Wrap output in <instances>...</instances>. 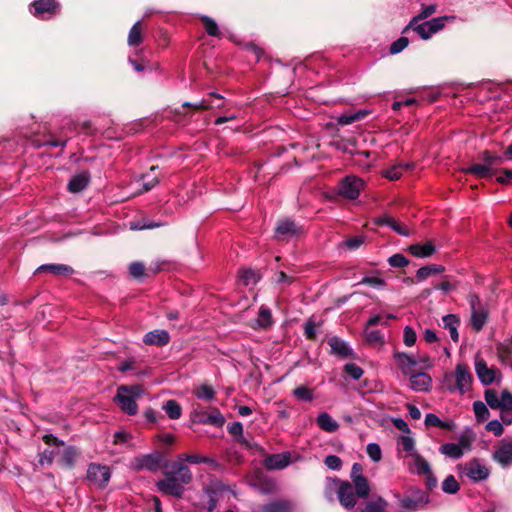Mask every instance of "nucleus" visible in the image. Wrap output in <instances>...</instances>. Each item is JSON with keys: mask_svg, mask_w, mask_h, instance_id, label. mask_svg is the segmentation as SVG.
Here are the masks:
<instances>
[{"mask_svg": "<svg viewBox=\"0 0 512 512\" xmlns=\"http://www.w3.org/2000/svg\"><path fill=\"white\" fill-rule=\"evenodd\" d=\"M203 424H211L215 426H222L224 424V417L219 410L214 409L210 414L199 420Z\"/></svg>", "mask_w": 512, "mask_h": 512, "instance_id": "obj_41", "label": "nucleus"}, {"mask_svg": "<svg viewBox=\"0 0 512 512\" xmlns=\"http://www.w3.org/2000/svg\"><path fill=\"white\" fill-rule=\"evenodd\" d=\"M460 485L453 475H448L442 482V490L448 494H455L459 491Z\"/></svg>", "mask_w": 512, "mask_h": 512, "instance_id": "obj_43", "label": "nucleus"}, {"mask_svg": "<svg viewBox=\"0 0 512 512\" xmlns=\"http://www.w3.org/2000/svg\"><path fill=\"white\" fill-rule=\"evenodd\" d=\"M491 458L503 469L512 466V437H505L500 440Z\"/></svg>", "mask_w": 512, "mask_h": 512, "instance_id": "obj_6", "label": "nucleus"}, {"mask_svg": "<svg viewBox=\"0 0 512 512\" xmlns=\"http://www.w3.org/2000/svg\"><path fill=\"white\" fill-rule=\"evenodd\" d=\"M393 357L404 375H410L413 373L414 367L418 365L416 357L405 352H395Z\"/></svg>", "mask_w": 512, "mask_h": 512, "instance_id": "obj_15", "label": "nucleus"}, {"mask_svg": "<svg viewBox=\"0 0 512 512\" xmlns=\"http://www.w3.org/2000/svg\"><path fill=\"white\" fill-rule=\"evenodd\" d=\"M145 267L142 262L136 261L129 265V272L134 278H140L144 275Z\"/></svg>", "mask_w": 512, "mask_h": 512, "instance_id": "obj_63", "label": "nucleus"}, {"mask_svg": "<svg viewBox=\"0 0 512 512\" xmlns=\"http://www.w3.org/2000/svg\"><path fill=\"white\" fill-rule=\"evenodd\" d=\"M408 469L413 474L425 475L430 473L431 466L422 455L415 453L408 463Z\"/></svg>", "mask_w": 512, "mask_h": 512, "instance_id": "obj_18", "label": "nucleus"}, {"mask_svg": "<svg viewBox=\"0 0 512 512\" xmlns=\"http://www.w3.org/2000/svg\"><path fill=\"white\" fill-rule=\"evenodd\" d=\"M78 456L79 451L73 446H68L63 450L61 461L66 467L72 468Z\"/></svg>", "mask_w": 512, "mask_h": 512, "instance_id": "obj_37", "label": "nucleus"}, {"mask_svg": "<svg viewBox=\"0 0 512 512\" xmlns=\"http://www.w3.org/2000/svg\"><path fill=\"white\" fill-rule=\"evenodd\" d=\"M183 107H192L194 109H197V110H207V109H212V108H221L222 107V103H219V104H213L210 100L208 99H202L198 102H195V103H191V102H184L183 103Z\"/></svg>", "mask_w": 512, "mask_h": 512, "instance_id": "obj_45", "label": "nucleus"}, {"mask_svg": "<svg viewBox=\"0 0 512 512\" xmlns=\"http://www.w3.org/2000/svg\"><path fill=\"white\" fill-rule=\"evenodd\" d=\"M291 462L290 452H283L269 455L265 459V465L268 469L281 470L286 468Z\"/></svg>", "mask_w": 512, "mask_h": 512, "instance_id": "obj_17", "label": "nucleus"}, {"mask_svg": "<svg viewBox=\"0 0 512 512\" xmlns=\"http://www.w3.org/2000/svg\"><path fill=\"white\" fill-rule=\"evenodd\" d=\"M480 159L481 163H474L464 168L463 172L480 178H490L496 173L497 167L504 161L503 156L493 154L488 150L481 153Z\"/></svg>", "mask_w": 512, "mask_h": 512, "instance_id": "obj_3", "label": "nucleus"}, {"mask_svg": "<svg viewBox=\"0 0 512 512\" xmlns=\"http://www.w3.org/2000/svg\"><path fill=\"white\" fill-rule=\"evenodd\" d=\"M388 263L394 268H404L408 266L409 260L401 253H396L388 258Z\"/></svg>", "mask_w": 512, "mask_h": 512, "instance_id": "obj_54", "label": "nucleus"}, {"mask_svg": "<svg viewBox=\"0 0 512 512\" xmlns=\"http://www.w3.org/2000/svg\"><path fill=\"white\" fill-rule=\"evenodd\" d=\"M162 462V456L159 453H151L139 456L134 460V468L137 470L157 471Z\"/></svg>", "mask_w": 512, "mask_h": 512, "instance_id": "obj_13", "label": "nucleus"}, {"mask_svg": "<svg viewBox=\"0 0 512 512\" xmlns=\"http://www.w3.org/2000/svg\"><path fill=\"white\" fill-rule=\"evenodd\" d=\"M344 371L354 380L360 379L364 373L363 369L355 363H347L344 366Z\"/></svg>", "mask_w": 512, "mask_h": 512, "instance_id": "obj_55", "label": "nucleus"}, {"mask_svg": "<svg viewBox=\"0 0 512 512\" xmlns=\"http://www.w3.org/2000/svg\"><path fill=\"white\" fill-rule=\"evenodd\" d=\"M408 44H409V39L405 36H402L390 45L389 51L393 55L398 54L401 51H403L408 46Z\"/></svg>", "mask_w": 512, "mask_h": 512, "instance_id": "obj_58", "label": "nucleus"}, {"mask_svg": "<svg viewBox=\"0 0 512 512\" xmlns=\"http://www.w3.org/2000/svg\"><path fill=\"white\" fill-rule=\"evenodd\" d=\"M351 480L359 498H367L370 493V486L367 478L363 475L361 464L354 463L351 470Z\"/></svg>", "mask_w": 512, "mask_h": 512, "instance_id": "obj_10", "label": "nucleus"}, {"mask_svg": "<svg viewBox=\"0 0 512 512\" xmlns=\"http://www.w3.org/2000/svg\"><path fill=\"white\" fill-rule=\"evenodd\" d=\"M142 26L141 20H138L130 29L128 34V45L138 46L142 43Z\"/></svg>", "mask_w": 512, "mask_h": 512, "instance_id": "obj_34", "label": "nucleus"}, {"mask_svg": "<svg viewBox=\"0 0 512 512\" xmlns=\"http://www.w3.org/2000/svg\"><path fill=\"white\" fill-rule=\"evenodd\" d=\"M292 395L299 401L311 402L314 399V392L311 388L300 385L292 391Z\"/></svg>", "mask_w": 512, "mask_h": 512, "instance_id": "obj_38", "label": "nucleus"}, {"mask_svg": "<svg viewBox=\"0 0 512 512\" xmlns=\"http://www.w3.org/2000/svg\"><path fill=\"white\" fill-rule=\"evenodd\" d=\"M417 340V334L410 326H406L403 332V341L407 347H412Z\"/></svg>", "mask_w": 512, "mask_h": 512, "instance_id": "obj_59", "label": "nucleus"}, {"mask_svg": "<svg viewBox=\"0 0 512 512\" xmlns=\"http://www.w3.org/2000/svg\"><path fill=\"white\" fill-rule=\"evenodd\" d=\"M487 311L483 309L471 311V325L472 328L479 332L483 329L487 321Z\"/></svg>", "mask_w": 512, "mask_h": 512, "instance_id": "obj_30", "label": "nucleus"}, {"mask_svg": "<svg viewBox=\"0 0 512 512\" xmlns=\"http://www.w3.org/2000/svg\"><path fill=\"white\" fill-rule=\"evenodd\" d=\"M143 389L140 385L120 386L115 396V401L128 415H135L138 411L136 398L140 397Z\"/></svg>", "mask_w": 512, "mask_h": 512, "instance_id": "obj_4", "label": "nucleus"}, {"mask_svg": "<svg viewBox=\"0 0 512 512\" xmlns=\"http://www.w3.org/2000/svg\"><path fill=\"white\" fill-rule=\"evenodd\" d=\"M473 376L465 364H457L453 372L445 373L442 380L443 387L450 393L464 395L471 390Z\"/></svg>", "mask_w": 512, "mask_h": 512, "instance_id": "obj_2", "label": "nucleus"}, {"mask_svg": "<svg viewBox=\"0 0 512 512\" xmlns=\"http://www.w3.org/2000/svg\"><path fill=\"white\" fill-rule=\"evenodd\" d=\"M195 396L201 400L212 401L215 398V391L211 386L203 384L195 390Z\"/></svg>", "mask_w": 512, "mask_h": 512, "instance_id": "obj_42", "label": "nucleus"}, {"mask_svg": "<svg viewBox=\"0 0 512 512\" xmlns=\"http://www.w3.org/2000/svg\"><path fill=\"white\" fill-rule=\"evenodd\" d=\"M486 403L492 408V409H499L500 405V397L496 390L494 389H487L484 394Z\"/></svg>", "mask_w": 512, "mask_h": 512, "instance_id": "obj_52", "label": "nucleus"}, {"mask_svg": "<svg viewBox=\"0 0 512 512\" xmlns=\"http://www.w3.org/2000/svg\"><path fill=\"white\" fill-rule=\"evenodd\" d=\"M111 477L110 469L106 465L92 463L87 469V479L94 485L103 488Z\"/></svg>", "mask_w": 512, "mask_h": 512, "instance_id": "obj_8", "label": "nucleus"}, {"mask_svg": "<svg viewBox=\"0 0 512 512\" xmlns=\"http://www.w3.org/2000/svg\"><path fill=\"white\" fill-rule=\"evenodd\" d=\"M364 241H365L364 236H355V237L345 240L342 243V246H344L350 250H355V249H358L364 243Z\"/></svg>", "mask_w": 512, "mask_h": 512, "instance_id": "obj_62", "label": "nucleus"}, {"mask_svg": "<svg viewBox=\"0 0 512 512\" xmlns=\"http://www.w3.org/2000/svg\"><path fill=\"white\" fill-rule=\"evenodd\" d=\"M409 29H413L424 40L429 39L433 35V32L431 31L428 21L421 24H418L417 22L414 24V26H410L409 24L408 26L405 27L403 32H406Z\"/></svg>", "mask_w": 512, "mask_h": 512, "instance_id": "obj_40", "label": "nucleus"}, {"mask_svg": "<svg viewBox=\"0 0 512 512\" xmlns=\"http://www.w3.org/2000/svg\"><path fill=\"white\" fill-rule=\"evenodd\" d=\"M29 11L41 20H48L60 12L59 2H32Z\"/></svg>", "mask_w": 512, "mask_h": 512, "instance_id": "obj_9", "label": "nucleus"}, {"mask_svg": "<svg viewBox=\"0 0 512 512\" xmlns=\"http://www.w3.org/2000/svg\"><path fill=\"white\" fill-rule=\"evenodd\" d=\"M468 443L461 439L460 443H445L440 446L439 452L446 457L452 459H460L463 456V447H467Z\"/></svg>", "mask_w": 512, "mask_h": 512, "instance_id": "obj_20", "label": "nucleus"}, {"mask_svg": "<svg viewBox=\"0 0 512 512\" xmlns=\"http://www.w3.org/2000/svg\"><path fill=\"white\" fill-rule=\"evenodd\" d=\"M383 175L390 180L400 179L402 176V163L385 170Z\"/></svg>", "mask_w": 512, "mask_h": 512, "instance_id": "obj_61", "label": "nucleus"}, {"mask_svg": "<svg viewBox=\"0 0 512 512\" xmlns=\"http://www.w3.org/2000/svg\"><path fill=\"white\" fill-rule=\"evenodd\" d=\"M155 169V167H151V173L146 174L142 177V185L145 191L152 189L158 183V177L154 173Z\"/></svg>", "mask_w": 512, "mask_h": 512, "instance_id": "obj_53", "label": "nucleus"}, {"mask_svg": "<svg viewBox=\"0 0 512 512\" xmlns=\"http://www.w3.org/2000/svg\"><path fill=\"white\" fill-rule=\"evenodd\" d=\"M239 279L244 285L248 286L257 283L258 275L251 269H242L239 271Z\"/></svg>", "mask_w": 512, "mask_h": 512, "instance_id": "obj_48", "label": "nucleus"}, {"mask_svg": "<svg viewBox=\"0 0 512 512\" xmlns=\"http://www.w3.org/2000/svg\"><path fill=\"white\" fill-rule=\"evenodd\" d=\"M199 18L203 24L205 32L209 36L221 38L224 35V33L220 30L218 24L216 23V21L213 18H211L207 15H200Z\"/></svg>", "mask_w": 512, "mask_h": 512, "instance_id": "obj_28", "label": "nucleus"}, {"mask_svg": "<svg viewBox=\"0 0 512 512\" xmlns=\"http://www.w3.org/2000/svg\"><path fill=\"white\" fill-rule=\"evenodd\" d=\"M453 19H454L453 16H441V17H437V18H433V19L429 20L428 23L431 28V31L433 32V34H435L436 32H438L445 26V23L447 21H451Z\"/></svg>", "mask_w": 512, "mask_h": 512, "instance_id": "obj_51", "label": "nucleus"}, {"mask_svg": "<svg viewBox=\"0 0 512 512\" xmlns=\"http://www.w3.org/2000/svg\"><path fill=\"white\" fill-rule=\"evenodd\" d=\"M473 410L478 421H485L490 416L487 406L481 401H475L473 403Z\"/></svg>", "mask_w": 512, "mask_h": 512, "instance_id": "obj_49", "label": "nucleus"}, {"mask_svg": "<svg viewBox=\"0 0 512 512\" xmlns=\"http://www.w3.org/2000/svg\"><path fill=\"white\" fill-rule=\"evenodd\" d=\"M90 181L88 172H81L71 178L68 183V190L72 193H78L84 190Z\"/></svg>", "mask_w": 512, "mask_h": 512, "instance_id": "obj_22", "label": "nucleus"}, {"mask_svg": "<svg viewBox=\"0 0 512 512\" xmlns=\"http://www.w3.org/2000/svg\"><path fill=\"white\" fill-rule=\"evenodd\" d=\"M340 504L348 509H353L357 504V493L354 492L353 484L348 481H339L337 490Z\"/></svg>", "mask_w": 512, "mask_h": 512, "instance_id": "obj_11", "label": "nucleus"}, {"mask_svg": "<svg viewBox=\"0 0 512 512\" xmlns=\"http://www.w3.org/2000/svg\"><path fill=\"white\" fill-rule=\"evenodd\" d=\"M366 340L371 345H382L384 344V335L380 330H369L365 332Z\"/></svg>", "mask_w": 512, "mask_h": 512, "instance_id": "obj_47", "label": "nucleus"}, {"mask_svg": "<svg viewBox=\"0 0 512 512\" xmlns=\"http://www.w3.org/2000/svg\"><path fill=\"white\" fill-rule=\"evenodd\" d=\"M368 113L369 112L367 110H358L353 113H345L337 118V122L339 125H349L365 118Z\"/></svg>", "mask_w": 512, "mask_h": 512, "instance_id": "obj_31", "label": "nucleus"}, {"mask_svg": "<svg viewBox=\"0 0 512 512\" xmlns=\"http://www.w3.org/2000/svg\"><path fill=\"white\" fill-rule=\"evenodd\" d=\"M410 387L417 392H427L432 387V378L425 372L411 373Z\"/></svg>", "mask_w": 512, "mask_h": 512, "instance_id": "obj_16", "label": "nucleus"}, {"mask_svg": "<svg viewBox=\"0 0 512 512\" xmlns=\"http://www.w3.org/2000/svg\"><path fill=\"white\" fill-rule=\"evenodd\" d=\"M465 474L472 482H481L490 476V469L479 459H473L465 465Z\"/></svg>", "mask_w": 512, "mask_h": 512, "instance_id": "obj_12", "label": "nucleus"}, {"mask_svg": "<svg viewBox=\"0 0 512 512\" xmlns=\"http://www.w3.org/2000/svg\"><path fill=\"white\" fill-rule=\"evenodd\" d=\"M324 462L332 470H339L342 466V460L337 455H328Z\"/></svg>", "mask_w": 512, "mask_h": 512, "instance_id": "obj_64", "label": "nucleus"}, {"mask_svg": "<svg viewBox=\"0 0 512 512\" xmlns=\"http://www.w3.org/2000/svg\"><path fill=\"white\" fill-rule=\"evenodd\" d=\"M301 232L300 227L290 219L280 220L275 228V237L278 240H290Z\"/></svg>", "mask_w": 512, "mask_h": 512, "instance_id": "obj_14", "label": "nucleus"}, {"mask_svg": "<svg viewBox=\"0 0 512 512\" xmlns=\"http://www.w3.org/2000/svg\"><path fill=\"white\" fill-rule=\"evenodd\" d=\"M399 444L402 450L408 453L410 458L413 454L418 453L415 449V440L409 435L402 436L399 440Z\"/></svg>", "mask_w": 512, "mask_h": 512, "instance_id": "obj_46", "label": "nucleus"}, {"mask_svg": "<svg viewBox=\"0 0 512 512\" xmlns=\"http://www.w3.org/2000/svg\"><path fill=\"white\" fill-rule=\"evenodd\" d=\"M255 321H256L257 327L262 328V329L269 328L273 323L271 310L267 307L262 306L259 309V312H258V315H257V318Z\"/></svg>", "mask_w": 512, "mask_h": 512, "instance_id": "obj_32", "label": "nucleus"}, {"mask_svg": "<svg viewBox=\"0 0 512 512\" xmlns=\"http://www.w3.org/2000/svg\"><path fill=\"white\" fill-rule=\"evenodd\" d=\"M129 225H130L131 230L138 231V230H143V229L158 228V227L162 226L163 224L160 222H153L150 220L143 219V220L130 222Z\"/></svg>", "mask_w": 512, "mask_h": 512, "instance_id": "obj_44", "label": "nucleus"}, {"mask_svg": "<svg viewBox=\"0 0 512 512\" xmlns=\"http://www.w3.org/2000/svg\"><path fill=\"white\" fill-rule=\"evenodd\" d=\"M409 252L418 258H428L436 252L435 245L429 241L425 244H412L408 247Z\"/></svg>", "mask_w": 512, "mask_h": 512, "instance_id": "obj_21", "label": "nucleus"}, {"mask_svg": "<svg viewBox=\"0 0 512 512\" xmlns=\"http://www.w3.org/2000/svg\"><path fill=\"white\" fill-rule=\"evenodd\" d=\"M366 452L373 462H379L382 458L381 447L377 443H369Z\"/></svg>", "mask_w": 512, "mask_h": 512, "instance_id": "obj_56", "label": "nucleus"}, {"mask_svg": "<svg viewBox=\"0 0 512 512\" xmlns=\"http://www.w3.org/2000/svg\"><path fill=\"white\" fill-rule=\"evenodd\" d=\"M364 187L365 182L363 179L354 175H348L340 181L338 194L344 198L355 200L359 197Z\"/></svg>", "mask_w": 512, "mask_h": 512, "instance_id": "obj_5", "label": "nucleus"}, {"mask_svg": "<svg viewBox=\"0 0 512 512\" xmlns=\"http://www.w3.org/2000/svg\"><path fill=\"white\" fill-rule=\"evenodd\" d=\"M388 502L383 497H377L375 500L366 503L361 512H385Z\"/></svg>", "mask_w": 512, "mask_h": 512, "instance_id": "obj_36", "label": "nucleus"}, {"mask_svg": "<svg viewBox=\"0 0 512 512\" xmlns=\"http://www.w3.org/2000/svg\"><path fill=\"white\" fill-rule=\"evenodd\" d=\"M316 423L320 429L329 433H333L339 428L338 422L327 412L319 413L316 418Z\"/></svg>", "mask_w": 512, "mask_h": 512, "instance_id": "obj_23", "label": "nucleus"}, {"mask_svg": "<svg viewBox=\"0 0 512 512\" xmlns=\"http://www.w3.org/2000/svg\"><path fill=\"white\" fill-rule=\"evenodd\" d=\"M180 462L183 463V461H186L191 464H209V465H217L216 461L212 458L201 456V455H189V454H182L178 458Z\"/></svg>", "mask_w": 512, "mask_h": 512, "instance_id": "obj_39", "label": "nucleus"}, {"mask_svg": "<svg viewBox=\"0 0 512 512\" xmlns=\"http://www.w3.org/2000/svg\"><path fill=\"white\" fill-rule=\"evenodd\" d=\"M38 272H50L55 275H71L73 268L65 264H44L38 267Z\"/></svg>", "mask_w": 512, "mask_h": 512, "instance_id": "obj_29", "label": "nucleus"}, {"mask_svg": "<svg viewBox=\"0 0 512 512\" xmlns=\"http://www.w3.org/2000/svg\"><path fill=\"white\" fill-rule=\"evenodd\" d=\"M499 409L502 411H512V394L508 390H503L500 395Z\"/></svg>", "mask_w": 512, "mask_h": 512, "instance_id": "obj_57", "label": "nucleus"}, {"mask_svg": "<svg viewBox=\"0 0 512 512\" xmlns=\"http://www.w3.org/2000/svg\"><path fill=\"white\" fill-rule=\"evenodd\" d=\"M486 430L492 432L496 437H500L504 432L503 424L498 420H491L486 424Z\"/></svg>", "mask_w": 512, "mask_h": 512, "instance_id": "obj_60", "label": "nucleus"}, {"mask_svg": "<svg viewBox=\"0 0 512 512\" xmlns=\"http://www.w3.org/2000/svg\"><path fill=\"white\" fill-rule=\"evenodd\" d=\"M162 409L167 413L168 417L172 420L179 419L182 415V408L176 400L170 399L166 401Z\"/></svg>", "mask_w": 512, "mask_h": 512, "instance_id": "obj_33", "label": "nucleus"}, {"mask_svg": "<svg viewBox=\"0 0 512 512\" xmlns=\"http://www.w3.org/2000/svg\"><path fill=\"white\" fill-rule=\"evenodd\" d=\"M293 503L289 500H275L261 507V512H292Z\"/></svg>", "mask_w": 512, "mask_h": 512, "instance_id": "obj_24", "label": "nucleus"}, {"mask_svg": "<svg viewBox=\"0 0 512 512\" xmlns=\"http://www.w3.org/2000/svg\"><path fill=\"white\" fill-rule=\"evenodd\" d=\"M170 341V335L166 330L156 329L145 334L143 342L146 345L164 346Z\"/></svg>", "mask_w": 512, "mask_h": 512, "instance_id": "obj_19", "label": "nucleus"}, {"mask_svg": "<svg viewBox=\"0 0 512 512\" xmlns=\"http://www.w3.org/2000/svg\"><path fill=\"white\" fill-rule=\"evenodd\" d=\"M445 271V267L442 265H430L419 268L416 272V277L419 281L427 279L432 274H438Z\"/></svg>", "mask_w": 512, "mask_h": 512, "instance_id": "obj_35", "label": "nucleus"}, {"mask_svg": "<svg viewBox=\"0 0 512 512\" xmlns=\"http://www.w3.org/2000/svg\"><path fill=\"white\" fill-rule=\"evenodd\" d=\"M192 481L190 468L180 461L171 463L164 472V478L156 483L158 490L166 495L181 498L185 486Z\"/></svg>", "mask_w": 512, "mask_h": 512, "instance_id": "obj_1", "label": "nucleus"}, {"mask_svg": "<svg viewBox=\"0 0 512 512\" xmlns=\"http://www.w3.org/2000/svg\"><path fill=\"white\" fill-rule=\"evenodd\" d=\"M443 326L449 331L450 337L454 342L459 340L458 326L459 319L454 314H448L442 318Z\"/></svg>", "mask_w": 512, "mask_h": 512, "instance_id": "obj_26", "label": "nucleus"}, {"mask_svg": "<svg viewBox=\"0 0 512 512\" xmlns=\"http://www.w3.org/2000/svg\"><path fill=\"white\" fill-rule=\"evenodd\" d=\"M377 223L380 225L389 226L393 231H395L397 234L401 236L407 237L410 235V231L407 227H405L404 225H402L401 223H399L390 216H384L382 218H379L377 220Z\"/></svg>", "mask_w": 512, "mask_h": 512, "instance_id": "obj_27", "label": "nucleus"}, {"mask_svg": "<svg viewBox=\"0 0 512 512\" xmlns=\"http://www.w3.org/2000/svg\"><path fill=\"white\" fill-rule=\"evenodd\" d=\"M329 345L331 347L332 353L342 358L348 357L352 354L351 348L339 337L335 336L330 338Z\"/></svg>", "mask_w": 512, "mask_h": 512, "instance_id": "obj_25", "label": "nucleus"}, {"mask_svg": "<svg viewBox=\"0 0 512 512\" xmlns=\"http://www.w3.org/2000/svg\"><path fill=\"white\" fill-rule=\"evenodd\" d=\"M474 367L479 381L484 385L493 383L500 376L499 369L495 366H488L479 354L475 356Z\"/></svg>", "mask_w": 512, "mask_h": 512, "instance_id": "obj_7", "label": "nucleus"}, {"mask_svg": "<svg viewBox=\"0 0 512 512\" xmlns=\"http://www.w3.org/2000/svg\"><path fill=\"white\" fill-rule=\"evenodd\" d=\"M360 284H366L376 289H383L386 287V281L378 276H365L362 278Z\"/></svg>", "mask_w": 512, "mask_h": 512, "instance_id": "obj_50", "label": "nucleus"}]
</instances>
